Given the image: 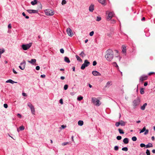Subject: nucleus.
<instances>
[{
    "mask_svg": "<svg viewBox=\"0 0 155 155\" xmlns=\"http://www.w3.org/2000/svg\"><path fill=\"white\" fill-rule=\"evenodd\" d=\"M105 57L107 61H111L114 58V52L113 51L110 49H108L106 51Z\"/></svg>",
    "mask_w": 155,
    "mask_h": 155,
    "instance_id": "nucleus-1",
    "label": "nucleus"
},
{
    "mask_svg": "<svg viewBox=\"0 0 155 155\" xmlns=\"http://www.w3.org/2000/svg\"><path fill=\"white\" fill-rule=\"evenodd\" d=\"M91 101L92 103L97 106H99L101 104V102L99 100L96 98L93 97L91 98Z\"/></svg>",
    "mask_w": 155,
    "mask_h": 155,
    "instance_id": "nucleus-2",
    "label": "nucleus"
},
{
    "mask_svg": "<svg viewBox=\"0 0 155 155\" xmlns=\"http://www.w3.org/2000/svg\"><path fill=\"white\" fill-rule=\"evenodd\" d=\"M140 99L139 97H137L136 99L133 101V106L134 108L137 107L140 104Z\"/></svg>",
    "mask_w": 155,
    "mask_h": 155,
    "instance_id": "nucleus-3",
    "label": "nucleus"
},
{
    "mask_svg": "<svg viewBox=\"0 0 155 155\" xmlns=\"http://www.w3.org/2000/svg\"><path fill=\"white\" fill-rule=\"evenodd\" d=\"M45 12L46 15H47L51 16L53 15L54 14V12L50 9L45 10Z\"/></svg>",
    "mask_w": 155,
    "mask_h": 155,
    "instance_id": "nucleus-4",
    "label": "nucleus"
},
{
    "mask_svg": "<svg viewBox=\"0 0 155 155\" xmlns=\"http://www.w3.org/2000/svg\"><path fill=\"white\" fill-rule=\"evenodd\" d=\"M31 45L32 43H30L26 44H23L21 45V47L24 50H26L30 48Z\"/></svg>",
    "mask_w": 155,
    "mask_h": 155,
    "instance_id": "nucleus-5",
    "label": "nucleus"
},
{
    "mask_svg": "<svg viewBox=\"0 0 155 155\" xmlns=\"http://www.w3.org/2000/svg\"><path fill=\"white\" fill-rule=\"evenodd\" d=\"M27 105L30 108L32 114L34 115L35 114V111L34 106L30 102H29L27 104Z\"/></svg>",
    "mask_w": 155,
    "mask_h": 155,
    "instance_id": "nucleus-6",
    "label": "nucleus"
},
{
    "mask_svg": "<svg viewBox=\"0 0 155 155\" xmlns=\"http://www.w3.org/2000/svg\"><path fill=\"white\" fill-rule=\"evenodd\" d=\"M106 14H108V16L107 17V20H110L113 16V13L112 12H108L107 11Z\"/></svg>",
    "mask_w": 155,
    "mask_h": 155,
    "instance_id": "nucleus-7",
    "label": "nucleus"
},
{
    "mask_svg": "<svg viewBox=\"0 0 155 155\" xmlns=\"http://www.w3.org/2000/svg\"><path fill=\"white\" fill-rule=\"evenodd\" d=\"M90 62L87 60H85L84 63L83 64L81 68H85L87 67L90 64Z\"/></svg>",
    "mask_w": 155,
    "mask_h": 155,
    "instance_id": "nucleus-8",
    "label": "nucleus"
},
{
    "mask_svg": "<svg viewBox=\"0 0 155 155\" xmlns=\"http://www.w3.org/2000/svg\"><path fill=\"white\" fill-rule=\"evenodd\" d=\"M147 75H143L140 77V81L143 82V81L147 80Z\"/></svg>",
    "mask_w": 155,
    "mask_h": 155,
    "instance_id": "nucleus-9",
    "label": "nucleus"
},
{
    "mask_svg": "<svg viewBox=\"0 0 155 155\" xmlns=\"http://www.w3.org/2000/svg\"><path fill=\"white\" fill-rule=\"evenodd\" d=\"M67 32L68 35L70 36H72L73 35V33L72 31L70 28H68L67 30Z\"/></svg>",
    "mask_w": 155,
    "mask_h": 155,
    "instance_id": "nucleus-10",
    "label": "nucleus"
},
{
    "mask_svg": "<svg viewBox=\"0 0 155 155\" xmlns=\"http://www.w3.org/2000/svg\"><path fill=\"white\" fill-rule=\"evenodd\" d=\"M37 4V10H38H38H40L42 8V6L41 4V3L38 2Z\"/></svg>",
    "mask_w": 155,
    "mask_h": 155,
    "instance_id": "nucleus-11",
    "label": "nucleus"
},
{
    "mask_svg": "<svg viewBox=\"0 0 155 155\" xmlns=\"http://www.w3.org/2000/svg\"><path fill=\"white\" fill-rule=\"evenodd\" d=\"M92 74L94 76H100L101 74L97 71H94L92 72Z\"/></svg>",
    "mask_w": 155,
    "mask_h": 155,
    "instance_id": "nucleus-12",
    "label": "nucleus"
},
{
    "mask_svg": "<svg viewBox=\"0 0 155 155\" xmlns=\"http://www.w3.org/2000/svg\"><path fill=\"white\" fill-rule=\"evenodd\" d=\"M94 5L93 4H91L89 6V10L90 12H93L94 9Z\"/></svg>",
    "mask_w": 155,
    "mask_h": 155,
    "instance_id": "nucleus-13",
    "label": "nucleus"
},
{
    "mask_svg": "<svg viewBox=\"0 0 155 155\" xmlns=\"http://www.w3.org/2000/svg\"><path fill=\"white\" fill-rule=\"evenodd\" d=\"M122 51L123 53H125L126 52V47L124 45H123L122 46Z\"/></svg>",
    "mask_w": 155,
    "mask_h": 155,
    "instance_id": "nucleus-14",
    "label": "nucleus"
},
{
    "mask_svg": "<svg viewBox=\"0 0 155 155\" xmlns=\"http://www.w3.org/2000/svg\"><path fill=\"white\" fill-rule=\"evenodd\" d=\"M112 84V82L111 81H108L106 85L105 86V87H108Z\"/></svg>",
    "mask_w": 155,
    "mask_h": 155,
    "instance_id": "nucleus-15",
    "label": "nucleus"
},
{
    "mask_svg": "<svg viewBox=\"0 0 155 155\" xmlns=\"http://www.w3.org/2000/svg\"><path fill=\"white\" fill-rule=\"evenodd\" d=\"M6 83H10L12 84H14L15 83H17V82L14 81L11 79H9V80H7L6 81Z\"/></svg>",
    "mask_w": 155,
    "mask_h": 155,
    "instance_id": "nucleus-16",
    "label": "nucleus"
},
{
    "mask_svg": "<svg viewBox=\"0 0 155 155\" xmlns=\"http://www.w3.org/2000/svg\"><path fill=\"white\" fill-rule=\"evenodd\" d=\"M98 1L102 5H106L105 0H98Z\"/></svg>",
    "mask_w": 155,
    "mask_h": 155,
    "instance_id": "nucleus-17",
    "label": "nucleus"
},
{
    "mask_svg": "<svg viewBox=\"0 0 155 155\" xmlns=\"http://www.w3.org/2000/svg\"><path fill=\"white\" fill-rule=\"evenodd\" d=\"M123 142L125 144H127L129 143V139L128 138H126L124 139Z\"/></svg>",
    "mask_w": 155,
    "mask_h": 155,
    "instance_id": "nucleus-18",
    "label": "nucleus"
},
{
    "mask_svg": "<svg viewBox=\"0 0 155 155\" xmlns=\"http://www.w3.org/2000/svg\"><path fill=\"white\" fill-rule=\"evenodd\" d=\"M36 61V60L35 59H32L31 61H28V62L31 64H34L35 63Z\"/></svg>",
    "mask_w": 155,
    "mask_h": 155,
    "instance_id": "nucleus-19",
    "label": "nucleus"
},
{
    "mask_svg": "<svg viewBox=\"0 0 155 155\" xmlns=\"http://www.w3.org/2000/svg\"><path fill=\"white\" fill-rule=\"evenodd\" d=\"M147 105V103H144L143 106H142L141 107V109L142 110H144L145 109Z\"/></svg>",
    "mask_w": 155,
    "mask_h": 155,
    "instance_id": "nucleus-20",
    "label": "nucleus"
},
{
    "mask_svg": "<svg viewBox=\"0 0 155 155\" xmlns=\"http://www.w3.org/2000/svg\"><path fill=\"white\" fill-rule=\"evenodd\" d=\"M119 122L120 125L121 126H124L126 124V123L122 120H120Z\"/></svg>",
    "mask_w": 155,
    "mask_h": 155,
    "instance_id": "nucleus-21",
    "label": "nucleus"
},
{
    "mask_svg": "<svg viewBox=\"0 0 155 155\" xmlns=\"http://www.w3.org/2000/svg\"><path fill=\"white\" fill-rule=\"evenodd\" d=\"M64 60L66 62L68 63H69L70 62V61L69 60V58L67 57H64Z\"/></svg>",
    "mask_w": 155,
    "mask_h": 155,
    "instance_id": "nucleus-22",
    "label": "nucleus"
},
{
    "mask_svg": "<svg viewBox=\"0 0 155 155\" xmlns=\"http://www.w3.org/2000/svg\"><path fill=\"white\" fill-rule=\"evenodd\" d=\"M153 147V144L151 143H149L147 144L146 145V148Z\"/></svg>",
    "mask_w": 155,
    "mask_h": 155,
    "instance_id": "nucleus-23",
    "label": "nucleus"
},
{
    "mask_svg": "<svg viewBox=\"0 0 155 155\" xmlns=\"http://www.w3.org/2000/svg\"><path fill=\"white\" fill-rule=\"evenodd\" d=\"M31 3L32 5H34L35 4H37L38 3L37 0H34L33 1L31 2Z\"/></svg>",
    "mask_w": 155,
    "mask_h": 155,
    "instance_id": "nucleus-24",
    "label": "nucleus"
},
{
    "mask_svg": "<svg viewBox=\"0 0 155 155\" xmlns=\"http://www.w3.org/2000/svg\"><path fill=\"white\" fill-rule=\"evenodd\" d=\"M84 122L82 120H79L78 122V125L80 126H82L83 125Z\"/></svg>",
    "mask_w": 155,
    "mask_h": 155,
    "instance_id": "nucleus-25",
    "label": "nucleus"
},
{
    "mask_svg": "<svg viewBox=\"0 0 155 155\" xmlns=\"http://www.w3.org/2000/svg\"><path fill=\"white\" fill-rule=\"evenodd\" d=\"M83 99V97L80 96L79 97H78L77 98V100L78 101H81Z\"/></svg>",
    "mask_w": 155,
    "mask_h": 155,
    "instance_id": "nucleus-26",
    "label": "nucleus"
},
{
    "mask_svg": "<svg viewBox=\"0 0 155 155\" xmlns=\"http://www.w3.org/2000/svg\"><path fill=\"white\" fill-rule=\"evenodd\" d=\"M140 93L141 94H144V88H141L140 91Z\"/></svg>",
    "mask_w": 155,
    "mask_h": 155,
    "instance_id": "nucleus-27",
    "label": "nucleus"
},
{
    "mask_svg": "<svg viewBox=\"0 0 155 155\" xmlns=\"http://www.w3.org/2000/svg\"><path fill=\"white\" fill-rule=\"evenodd\" d=\"M76 58L77 59V60H78L79 61H82V60L80 58V57L78 56L77 55H76Z\"/></svg>",
    "mask_w": 155,
    "mask_h": 155,
    "instance_id": "nucleus-28",
    "label": "nucleus"
},
{
    "mask_svg": "<svg viewBox=\"0 0 155 155\" xmlns=\"http://www.w3.org/2000/svg\"><path fill=\"white\" fill-rule=\"evenodd\" d=\"M146 129L145 127H144L143 128L140 130V133H142L144 131H145V130H146Z\"/></svg>",
    "mask_w": 155,
    "mask_h": 155,
    "instance_id": "nucleus-29",
    "label": "nucleus"
},
{
    "mask_svg": "<svg viewBox=\"0 0 155 155\" xmlns=\"http://www.w3.org/2000/svg\"><path fill=\"white\" fill-rule=\"evenodd\" d=\"M118 131L119 132V133L120 134H124V132L123 131V130L120 129H118Z\"/></svg>",
    "mask_w": 155,
    "mask_h": 155,
    "instance_id": "nucleus-30",
    "label": "nucleus"
},
{
    "mask_svg": "<svg viewBox=\"0 0 155 155\" xmlns=\"http://www.w3.org/2000/svg\"><path fill=\"white\" fill-rule=\"evenodd\" d=\"M122 150L123 151H127L128 149V148L127 147H124L122 148Z\"/></svg>",
    "mask_w": 155,
    "mask_h": 155,
    "instance_id": "nucleus-31",
    "label": "nucleus"
},
{
    "mask_svg": "<svg viewBox=\"0 0 155 155\" xmlns=\"http://www.w3.org/2000/svg\"><path fill=\"white\" fill-rule=\"evenodd\" d=\"M25 61H23L22 63H21V65L22 67H25Z\"/></svg>",
    "mask_w": 155,
    "mask_h": 155,
    "instance_id": "nucleus-32",
    "label": "nucleus"
},
{
    "mask_svg": "<svg viewBox=\"0 0 155 155\" xmlns=\"http://www.w3.org/2000/svg\"><path fill=\"white\" fill-rule=\"evenodd\" d=\"M32 13H38V10H32Z\"/></svg>",
    "mask_w": 155,
    "mask_h": 155,
    "instance_id": "nucleus-33",
    "label": "nucleus"
},
{
    "mask_svg": "<svg viewBox=\"0 0 155 155\" xmlns=\"http://www.w3.org/2000/svg\"><path fill=\"white\" fill-rule=\"evenodd\" d=\"M132 140L133 141H135L137 140V138L136 137L134 136L132 138Z\"/></svg>",
    "mask_w": 155,
    "mask_h": 155,
    "instance_id": "nucleus-34",
    "label": "nucleus"
},
{
    "mask_svg": "<svg viewBox=\"0 0 155 155\" xmlns=\"http://www.w3.org/2000/svg\"><path fill=\"white\" fill-rule=\"evenodd\" d=\"M112 64L115 67H118V66L117 64L115 62H114L112 63Z\"/></svg>",
    "mask_w": 155,
    "mask_h": 155,
    "instance_id": "nucleus-35",
    "label": "nucleus"
},
{
    "mask_svg": "<svg viewBox=\"0 0 155 155\" xmlns=\"http://www.w3.org/2000/svg\"><path fill=\"white\" fill-rule=\"evenodd\" d=\"M101 20V18L100 17L97 16V19H96V21H100Z\"/></svg>",
    "mask_w": 155,
    "mask_h": 155,
    "instance_id": "nucleus-36",
    "label": "nucleus"
},
{
    "mask_svg": "<svg viewBox=\"0 0 155 155\" xmlns=\"http://www.w3.org/2000/svg\"><path fill=\"white\" fill-rule=\"evenodd\" d=\"M146 153L147 155H150V150H148V149L146 151Z\"/></svg>",
    "mask_w": 155,
    "mask_h": 155,
    "instance_id": "nucleus-37",
    "label": "nucleus"
},
{
    "mask_svg": "<svg viewBox=\"0 0 155 155\" xmlns=\"http://www.w3.org/2000/svg\"><path fill=\"white\" fill-rule=\"evenodd\" d=\"M25 129L24 127L23 126H21L19 127V129L21 130H23Z\"/></svg>",
    "mask_w": 155,
    "mask_h": 155,
    "instance_id": "nucleus-38",
    "label": "nucleus"
},
{
    "mask_svg": "<svg viewBox=\"0 0 155 155\" xmlns=\"http://www.w3.org/2000/svg\"><path fill=\"white\" fill-rule=\"evenodd\" d=\"M68 85H67V84H65L64 85V90H66L68 88Z\"/></svg>",
    "mask_w": 155,
    "mask_h": 155,
    "instance_id": "nucleus-39",
    "label": "nucleus"
},
{
    "mask_svg": "<svg viewBox=\"0 0 155 155\" xmlns=\"http://www.w3.org/2000/svg\"><path fill=\"white\" fill-rule=\"evenodd\" d=\"M122 138V137L121 136H117V139L118 140H120Z\"/></svg>",
    "mask_w": 155,
    "mask_h": 155,
    "instance_id": "nucleus-40",
    "label": "nucleus"
},
{
    "mask_svg": "<svg viewBox=\"0 0 155 155\" xmlns=\"http://www.w3.org/2000/svg\"><path fill=\"white\" fill-rule=\"evenodd\" d=\"M66 3V2L65 0H63L61 4L62 5H63L65 4Z\"/></svg>",
    "mask_w": 155,
    "mask_h": 155,
    "instance_id": "nucleus-41",
    "label": "nucleus"
},
{
    "mask_svg": "<svg viewBox=\"0 0 155 155\" xmlns=\"http://www.w3.org/2000/svg\"><path fill=\"white\" fill-rule=\"evenodd\" d=\"M118 147L117 146H116L114 147V150H115L117 151L118 150Z\"/></svg>",
    "mask_w": 155,
    "mask_h": 155,
    "instance_id": "nucleus-42",
    "label": "nucleus"
},
{
    "mask_svg": "<svg viewBox=\"0 0 155 155\" xmlns=\"http://www.w3.org/2000/svg\"><path fill=\"white\" fill-rule=\"evenodd\" d=\"M69 143L68 142H64L62 143V145L63 146H65L69 144Z\"/></svg>",
    "mask_w": 155,
    "mask_h": 155,
    "instance_id": "nucleus-43",
    "label": "nucleus"
},
{
    "mask_svg": "<svg viewBox=\"0 0 155 155\" xmlns=\"http://www.w3.org/2000/svg\"><path fill=\"white\" fill-rule=\"evenodd\" d=\"M120 125V122H117L115 124V126L117 127H118Z\"/></svg>",
    "mask_w": 155,
    "mask_h": 155,
    "instance_id": "nucleus-44",
    "label": "nucleus"
},
{
    "mask_svg": "<svg viewBox=\"0 0 155 155\" xmlns=\"http://www.w3.org/2000/svg\"><path fill=\"white\" fill-rule=\"evenodd\" d=\"M145 132L144 133V135H147V134L149 132V130L148 129L146 130L145 131Z\"/></svg>",
    "mask_w": 155,
    "mask_h": 155,
    "instance_id": "nucleus-45",
    "label": "nucleus"
},
{
    "mask_svg": "<svg viewBox=\"0 0 155 155\" xmlns=\"http://www.w3.org/2000/svg\"><path fill=\"white\" fill-rule=\"evenodd\" d=\"M4 52L5 50L4 49H0V53H1V54L3 53Z\"/></svg>",
    "mask_w": 155,
    "mask_h": 155,
    "instance_id": "nucleus-46",
    "label": "nucleus"
},
{
    "mask_svg": "<svg viewBox=\"0 0 155 155\" xmlns=\"http://www.w3.org/2000/svg\"><path fill=\"white\" fill-rule=\"evenodd\" d=\"M140 147H146V145L144 143H142L140 144Z\"/></svg>",
    "mask_w": 155,
    "mask_h": 155,
    "instance_id": "nucleus-47",
    "label": "nucleus"
},
{
    "mask_svg": "<svg viewBox=\"0 0 155 155\" xmlns=\"http://www.w3.org/2000/svg\"><path fill=\"white\" fill-rule=\"evenodd\" d=\"M27 11L29 13H30V14H31L32 13V10H31V9H28V10H27Z\"/></svg>",
    "mask_w": 155,
    "mask_h": 155,
    "instance_id": "nucleus-48",
    "label": "nucleus"
},
{
    "mask_svg": "<svg viewBox=\"0 0 155 155\" xmlns=\"http://www.w3.org/2000/svg\"><path fill=\"white\" fill-rule=\"evenodd\" d=\"M94 34V32L92 31L90 33L89 35L90 36H92Z\"/></svg>",
    "mask_w": 155,
    "mask_h": 155,
    "instance_id": "nucleus-49",
    "label": "nucleus"
},
{
    "mask_svg": "<svg viewBox=\"0 0 155 155\" xmlns=\"http://www.w3.org/2000/svg\"><path fill=\"white\" fill-rule=\"evenodd\" d=\"M60 52L62 54H63L64 52V51L63 48H61L60 50Z\"/></svg>",
    "mask_w": 155,
    "mask_h": 155,
    "instance_id": "nucleus-50",
    "label": "nucleus"
},
{
    "mask_svg": "<svg viewBox=\"0 0 155 155\" xmlns=\"http://www.w3.org/2000/svg\"><path fill=\"white\" fill-rule=\"evenodd\" d=\"M97 62L96 61H93V66H95L97 64Z\"/></svg>",
    "mask_w": 155,
    "mask_h": 155,
    "instance_id": "nucleus-51",
    "label": "nucleus"
},
{
    "mask_svg": "<svg viewBox=\"0 0 155 155\" xmlns=\"http://www.w3.org/2000/svg\"><path fill=\"white\" fill-rule=\"evenodd\" d=\"M59 102L61 104H63V100L62 99H61L59 100Z\"/></svg>",
    "mask_w": 155,
    "mask_h": 155,
    "instance_id": "nucleus-52",
    "label": "nucleus"
},
{
    "mask_svg": "<svg viewBox=\"0 0 155 155\" xmlns=\"http://www.w3.org/2000/svg\"><path fill=\"white\" fill-rule=\"evenodd\" d=\"M4 107L5 108H7L8 107V106L7 104H4Z\"/></svg>",
    "mask_w": 155,
    "mask_h": 155,
    "instance_id": "nucleus-53",
    "label": "nucleus"
},
{
    "mask_svg": "<svg viewBox=\"0 0 155 155\" xmlns=\"http://www.w3.org/2000/svg\"><path fill=\"white\" fill-rule=\"evenodd\" d=\"M155 74V73L154 72H150L148 73V75H150L152 74Z\"/></svg>",
    "mask_w": 155,
    "mask_h": 155,
    "instance_id": "nucleus-54",
    "label": "nucleus"
},
{
    "mask_svg": "<svg viewBox=\"0 0 155 155\" xmlns=\"http://www.w3.org/2000/svg\"><path fill=\"white\" fill-rule=\"evenodd\" d=\"M148 83L147 82H145L144 84V86H146L147 85Z\"/></svg>",
    "mask_w": 155,
    "mask_h": 155,
    "instance_id": "nucleus-55",
    "label": "nucleus"
},
{
    "mask_svg": "<svg viewBox=\"0 0 155 155\" xmlns=\"http://www.w3.org/2000/svg\"><path fill=\"white\" fill-rule=\"evenodd\" d=\"M13 72H14V73H15V74H17V73H17V72H16V71H15V69H13Z\"/></svg>",
    "mask_w": 155,
    "mask_h": 155,
    "instance_id": "nucleus-56",
    "label": "nucleus"
},
{
    "mask_svg": "<svg viewBox=\"0 0 155 155\" xmlns=\"http://www.w3.org/2000/svg\"><path fill=\"white\" fill-rule=\"evenodd\" d=\"M83 55H85V54H84V52L83 51H82L80 55H81L83 56Z\"/></svg>",
    "mask_w": 155,
    "mask_h": 155,
    "instance_id": "nucleus-57",
    "label": "nucleus"
},
{
    "mask_svg": "<svg viewBox=\"0 0 155 155\" xmlns=\"http://www.w3.org/2000/svg\"><path fill=\"white\" fill-rule=\"evenodd\" d=\"M17 116H18L20 118H21V115L19 114H17Z\"/></svg>",
    "mask_w": 155,
    "mask_h": 155,
    "instance_id": "nucleus-58",
    "label": "nucleus"
},
{
    "mask_svg": "<svg viewBox=\"0 0 155 155\" xmlns=\"http://www.w3.org/2000/svg\"><path fill=\"white\" fill-rule=\"evenodd\" d=\"M45 77V74L41 75V77L42 78H44Z\"/></svg>",
    "mask_w": 155,
    "mask_h": 155,
    "instance_id": "nucleus-59",
    "label": "nucleus"
},
{
    "mask_svg": "<svg viewBox=\"0 0 155 155\" xmlns=\"http://www.w3.org/2000/svg\"><path fill=\"white\" fill-rule=\"evenodd\" d=\"M60 78L62 80H64L65 79V77L64 76H61Z\"/></svg>",
    "mask_w": 155,
    "mask_h": 155,
    "instance_id": "nucleus-60",
    "label": "nucleus"
},
{
    "mask_svg": "<svg viewBox=\"0 0 155 155\" xmlns=\"http://www.w3.org/2000/svg\"><path fill=\"white\" fill-rule=\"evenodd\" d=\"M8 27L9 28H11L12 27L11 25L10 24H9L8 25Z\"/></svg>",
    "mask_w": 155,
    "mask_h": 155,
    "instance_id": "nucleus-61",
    "label": "nucleus"
},
{
    "mask_svg": "<svg viewBox=\"0 0 155 155\" xmlns=\"http://www.w3.org/2000/svg\"><path fill=\"white\" fill-rule=\"evenodd\" d=\"M22 95L24 96H26L27 94L26 93H22Z\"/></svg>",
    "mask_w": 155,
    "mask_h": 155,
    "instance_id": "nucleus-62",
    "label": "nucleus"
},
{
    "mask_svg": "<svg viewBox=\"0 0 155 155\" xmlns=\"http://www.w3.org/2000/svg\"><path fill=\"white\" fill-rule=\"evenodd\" d=\"M139 155H146L144 153H141Z\"/></svg>",
    "mask_w": 155,
    "mask_h": 155,
    "instance_id": "nucleus-63",
    "label": "nucleus"
},
{
    "mask_svg": "<svg viewBox=\"0 0 155 155\" xmlns=\"http://www.w3.org/2000/svg\"><path fill=\"white\" fill-rule=\"evenodd\" d=\"M152 152L153 153H155V149L153 150H152Z\"/></svg>",
    "mask_w": 155,
    "mask_h": 155,
    "instance_id": "nucleus-64",
    "label": "nucleus"
}]
</instances>
